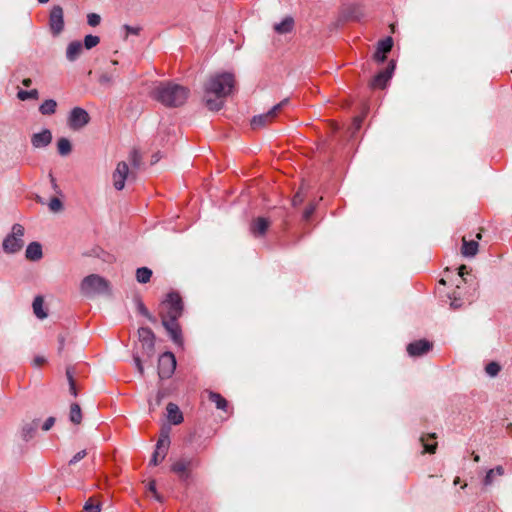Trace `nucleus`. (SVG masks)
<instances>
[{
	"mask_svg": "<svg viewBox=\"0 0 512 512\" xmlns=\"http://www.w3.org/2000/svg\"><path fill=\"white\" fill-rule=\"evenodd\" d=\"M236 86L233 73L216 72L211 74L203 84V101L211 111H219L225 99L231 95Z\"/></svg>",
	"mask_w": 512,
	"mask_h": 512,
	"instance_id": "nucleus-1",
	"label": "nucleus"
},
{
	"mask_svg": "<svg viewBox=\"0 0 512 512\" xmlns=\"http://www.w3.org/2000/svg\"><path fill=\"white\" fill-rule=\"evenodd\" d=\"M182 311V300L177 293H169L167 298L161 303L160 317L162 325L170 335L172 341L178 345L182 344V335L177 320L182 315Z\"/></svg>",
	"mask_w": 512,
	"mask_h": 512,
	"instance_id": "nucleus-2",
	"label": "nucleus"
},
{
	"mask_svg": "<svg viewBox=\"0 0 512 512\" xmlns=\"http://www.w3.org/2000/svg\"><path fill=\"white\" fill-rule=\"evenodd\" d=\"M188 96V88L173 82H160L152 91V97L167 107L183 105Z\"/></svg>",
	"mask_w": 512,
	"mask_h": 512,
	"instance_id": "nucleus-3",
	"label": "nucleus"
},
{
	"mask_svg": "<svg viewBox=\"0 0 512 512\" xmlns=\"http://www.w3.org/2000/svg\"><path fill=\"white\" fill-rule=\"evenodd\" d=\"M81 291L86 296L107 294L110 291V285L103 277L97 274H91L82 280Z\"/></svg>",
	"mask_w": 512,
	"mask_h": 512,
	"instance_id": "nucleus-4",
	"label": "nucleus"
},
{
	"mask_svg": "<svg viewBox=\"0 0 512 512\" xmlns=\"http://www.w3.org/2000/svg\"><path fill=\"white\" fill-rule=\"evenodd\" d=\"M24 227L21 224H14L12 226L11 233L8 234L2 243V247L5 253L14 254L20 251L24 245Z\"/></svg>",
	"mask_w": 512,
	"mask_h": 512,
	"instance_id": "nucleus-5",
	"label": "nucleus"
},
{
	"mask_svg": "<svg viewBox=\"0 0 512 512\" xmlns=\"http://www.w3.org/2000/svg\"><path fill=\"white\" fill-rule=\"evenodd\" d=\"M288 103V99H284L274 107H272L267 113L254 116L251 120V126L253 129H260L270 124L275 120L280 110Z\"/></svg>",
	"mask_w": 512,
	"mask_h": 512,
	"instance_id": "nucleus-6",
	"label": "nucleus"
},
{
	"mask_svg": "<svg viewBox=\"0 0 512 512\" xmlns=\"http://www.w3.org/2000/svg\"><path fill=\"white\" fill-rule=\"evenodd\" d=\"M176 368V359L173 353L165 352L159 357L158 375L161 379L170 378Z\"/></svg>",
	"mask_w": 512,
	"mask_h": 512,
	"instance_id": "nucleus-7",
	"label": "nucleus"
},
{
	"mask_svg": "<svg viewBox=\"0 0 512 512\" xmlns=\"http://www.w3.org/2000/svg\"><path fill=\"white\" fill-rule=\"evenodd\" d=\"M89 121L90 116L88 112L81 107L73 108L68 116V125L73 130L82 129L89 123Z\"/></svg>",
	"mask_w": 512,
	"mask_h": 512,
	"instance_id": "nucleus-8",
	"label": "nucleus"
},
{
	"mask_svg": "<svg viewBox=\"0 0 512 512\" xmlns=\"http://www.w3.org/2000/svg\"><path fill=\"white\" fill-rule=\"evenodd\" d=\"M139 340L142 343L144 354L151 358L154 355L155 335L148 327H141L138 330Z\"/></svg>",
	"mask_w": 512,
	"mask_h": 512,
	"instance_id": "nucleus-9",
	"label": "nucleus"
},
{
	"mask_svg": "<svg viewBox=\"0 0 512 512\" xmlns=\"http://www.w3.org/2000/svg\"><path fill=\"white\" fill-rule=\"evenodd\" d=\"M49 26L53 35H59L64 29V13L59 5L52 7L49 15Z\"/></svg>",
	"mask_w": 512,
	"mask_h": 512,
	"instance_id": "nucleus-10",
	"label": "nucleus"
},
{
	"mask_svg": "<svg viewBox=\"0 0 512 512\" xmlns=\"http://www.w3.org/2000/svg\"><path fill=\"white\" fill-rule=\"evenodd\" d=\"M128 175V164L124 161L119 162L112 174L113 186L116 190L120 191L125 187V181L128 178Z\"/></svg>",
	"mask_w": 512,
	"mask_h": 512,
	"instance_id": "nucleus-11",
	"label": "nucleus"
},
{
	"mask_svg": "<svg viewBox=\"0 0 512 512\" xmlns=\"http://www.w3.org/2000/svg\"><path fill=\"white\" fill-rule=\"evenodd\" d=\"M394 69V61H390V63L384 70L380 71L377 75L374 76V78L371 81V87L379 89L385 88L392 77Z\"/></svg>",
	"mask_w": 512,
	"mask_h": 512,
	"instance_id": "nucleus-12",
	"label": "nucleus"
},
{
	"mask_svg": "<svg viewBox=\"0 0 512 512\" xmlns=\"http://www.w3.org/2000/svg\"><path fill=\"white\" fill-rule=\"evenodd\" d=\"M432 347V344L427 340H418L410 343L407 346V352L410 356H421L427 353Z\"/></svg>",
	"mask_w": 512,
	"mask_h": 512,
	"instance_id": "nucleus-13",
	"label": "nucleus"
},
{
	"mask_svg": "<svg viewBox=\"0 0 512 512\" xmlns=\"http://www.w3.org/2000/svg\"><path fill=\"white\" fill-rule=\"evenodd\" d=\"M393 46V41L391 37H387L386 39L381 40L377 49L374 53V59L377 62H384L386 60V54L391 51Z\"/></svg>",
	"mask_w": 512,
	"mask_h": 512,
	"instance_id": "nucleus-14",
	"label": "nucleus"
},
{
	"mask_svg": "<svg viewBox=\"0 0 512 512\" xmlns=\"http://www.w3.org/2000/svg\"><path fill=\"white\" fill-rule=\"evenodd\" d=\"M52 141L51 131L48 129H44L39 133H35L32 135L31 143L35 148H43L49 145Z\"/></svg>",
	"mask_w": 512,
	"mask_h": 512,
	"instance_id": "nucleus-15",
	"label": "nucleus"
},
{
	"mask_svg": "<svg viewBox=\"0 0 512 512\" xmlns=\"http://www.w3.org/2000/svg\"><path fill=\"white\" fill-rule=\"evenodd\" d=\"M192 463L193 461L191 459H180L172 465L171 469L181 479H187L189 476V470L192 467Z\"/></svg>",
	"mask_w": 512,
	"mask_h": 512,
	"instance_id": "nucleus-16",
	"label": "nucleus"
},
{
	"mask_svg": "<svg viewBox=\"0 0 512 512\" xmlns=\"http://www.w3.org/2000/svg\"><path fill=\"white\" fill-rule=\"evenodd\" d=\"M295 20L292 16L284 17L280 22L273 25V30L279 35H284L293 31Z\"/></svg>",
	"mask_w": 512,
	"mask_h": 512,
	"instance_id": "nucleus-17",
	"label": "nucleus"
},
{
	"mask_svg": "<svg viewBox=\"0 0 512 512\" xmlns=\"http://www.w3.org/2000/svg\"><path fill=\"white\" fill-rule=\"evenodd\" d=\"M269 226L270 222L267 218L258 217L252 221L250 231L256 237L263 236L266 233Z\"/></svg>",
	"mask_w": 512,
	"mask_h": 512,
	"instance_id": "nucleus-18",
	"label": "nucleus"
},
{
	"mask_svg": "<svg viewBox=\"0 0 512 512\" xmlns=\"http://www.w3.org/2000/svg\"><path fill=\"white\" fill-rule=\"evenodd\" d=\"M504 473H505L504 468L501 465H498L494 468L489 469L483 478V481H482L483 485L485 487L492 486L494 484L496 478L503 476Z\"/></svg>",
	"mask_w": 512,
	"mask_h": 512,
	"instance_id": "nucleus-19",
	"label": "nucleus"
},
{
	"mask_svg": "<svg viewBox=\"0 0 512 512\" xmlns=\"http://www.w3.org/2000/svg\"><path fill=\"white\" fill-rule=\"evenodd\" d=\"M25 257L30 261H38L43 257L42 246L39 242H31L25 251Z\"/></svg>",
	"mask_w": 512,
	"mask_h": 512,
	"instance_id": "nucleus-20",
	"label": "nucleus"
},
{
	"mask_svg": "<svg viewBox=\"0 0 512 512\" xmlns=\"http://www.w3.org/2000/svg\"><path fill=\"white\" fill-rule=\"evenodd\" d=\"M478 241L477 240H467L466 237L462 239V248L461 252L465 257H474L478 252Z\"/></svg>",
	"mask_w": 512,
	"mask_h": 512,
	"instance_id": "nucleus-21",
	"label": "nucleus"
},
{
	"mask_svg": "<svg viewBox=\"0 0 512 512\" xmlns=\"http://www.w3.org/2000/svg\"><path fill=\"white\" fill-rule=\"evenodd\" d=\"M166 410H167L168 420L172 424L178 425L183 421V415H182L179 407L176 404L168 403Z\"/></svg>",
	"mask_w": 512,
	"mask_h": 512,
	"instance_id": "nucleus-22",
	"label": "nucleus"
},
{
	"mask_svg": "<svg viewBox=\"0 0 512 512\" xmlns=\"http://www.w3.org/2000/svg\"><path fill=\"white\" fill-rule=\"evenodd\" d=\"M82 53V44L79 41L69 43L66 50V57L69 61H75Z\"/></svg>",
	"mask_w": 512,
	"mask_h": 512,
	"instance_id": "nucleus-23",
	"label": "nucleus"
},
{
	"mask_svg": "<svg viewBox=\"0 0 512 512\" xmlns=\"http://www.w3.org/2000/svg\"><path fill=\"white\" fill-rule=\"evenodd\" d=\"M435 434H428L426 436H422L420 441L423 445V452L435 453L437 448V442L435 441Z\"/></svg>",
	"mask_w": 512,
	"mask_h": 512,
	"instance_id": "nucleus-24",
	"label": "nucleus"
},
{
	"mask_svg": "<svg viewBox=\"0 0 512 512\" xmlns=\"http://www.w3.org/2000/svg\"><path fill=\"white\" fill-rule=\"evenodd\" d=\"M116 77L115 71H102L98 76V82L101 86L110 87L113 85Z\"/></svg>",
	"mask_w": 512,
	"mask_h": 512,
	"instance_id": "nucleus-25",
	"label": "nucleus"
},
{
	"mask_svg": "<svg viewBox=\"0 0 512 512\" xmlns=\"http://www.w3.org/2000/svg\"><path fill=\"white\" fill-rule=\"evenodd\" d=\"M57 103L53 99L45 100L39 107V111L43 115H52L56 112Z\"/></svg>",
	"mask_w": 512,
	"mask_h": 512,
	"instance_id": "nucleus-26",
	"label": "nucleus"
},
{
	"mask_svg": "<svg viewBox=\"0 0 512 512\" xmlns=\"http://www.w3.org/2000/svg\"><path fill=\"white\" fill-rule=\"evenodd\" d=\"M169 444H170V439H169L168 432H163L157 442V448H156V450L162 452L161 460H163L165 458Z\"/></svg>",
	"mask_w": 512,
	"mask_h": 512,
	"instance_id": "nucleus-27",
	"label": "nucleus"
},
{
	"mask_svg": "<svg viewBox=\"0 0 512 512\" xmlns=\"http://www.w3.org/2000/svg\"><path fill=\"white\" fill-rule=\"evenodd\" d=\"M43 298L41 296L35 297L33 301V312L39 319H44L47 317V313L43 309Z\"/></svg>",
	"mask_w": 512,
	"mask_h": 512,
	"instance_id": "nucleus-28",
	"label": "nucleus"
},
{
	"mask_svg": "<svg viewBox=\"0 0 512 512\" xmlns=\"http://www.w3.org/2000/svg\"><path fill=\"white\" fill-rule=\"evenodd\" d=\"M152 276V270L147 267H141L136 270V279L139 283H148Z\"/></svg>",
	"mask_w": 512,
	"mask_h": 512,
	"instance_id": "nucleus-29",
	"label": "nucleus"
},
{
	"mask_svg": "<svg viewBox=\"0 0 512 512\" xmlns=\"http://www.w3.org/2000/svg\"><path fill=\"white\" fill-rule=\"evenodd\" d=\"M209 400L213 402L218 409L226 410L228 403L225 398H223L219 393L216 392H210L209 393Z\"/></svg>",
	"mask_w": 512,
	"mask_h": 512,
	"instance_id": "nucleus-30",
	"label": "nucleus"
},
{
	"mask_svg": "<svg viewBox=\"0 0 512 512\" xmlns=\"http://www.w3.org/2000/svg\"><path fill=\"white\" fill-rule=\"evenodd\" d=\"M57 149L60 155L67 156L71 153L72 146L67 138H60L57 142Z\"/></svg>",
	"mask_w": 512,
	"mask_h": 512,
	"instance_id": "nucleus-31",
	"label": "nucleus"
},
{
	"mask_svg": "<svg viewBox=\"0 0 512 512\" xmlns=\"http://www.w3.org/2000/svg\"><path fill=\"white\" fill-rule=\"evenodd\" d=\"M70 421L74 424H80L82 421V412L80 406L76 403H73L70 407L69 414Z\"/></svg>",
	"mask_w": 512,
	"mask_h": 512,
	"instance_id": "nucleus-32",
	"label": "nucleus"
},
{
	"mask_svg": "<svg viewBox=\"0 0 512 512\" xmlns=\"http://www.w3.org/2000/svg\"><path fill=\"white\" fill-rule=\"evenodd\" d=\"M17 97L21 101H25V100H28V99H38L39 92L36 89H32L30 91L19 90L18 93H17Z\"/></svg>",
	"mask_w": 512,
	"mask_h": 512,
	"instance_id": "nucleus-33",
	"label": "nucleus"
},
{
	"mask_svg": "<svg viewBox=\"0 0 512 512\" xmlns=\"http://www.w3.org/2000/svg\"><path fill=\"white\" fill-rule=\"evenodd\" d=\"M100 42V38L94 35H87L84 38V45L86 49H91L98 45Z\"/></svg>",
	"mask_w": 512,
	"mask_h": 512,
	"instance_id": "nucleus-34",
	"label": "nucleus"
},
{
	"mask_svg": "<svg viewBox=\"0 0 512 512\" xmlns=\"http://www.w3.org/2000/svg\"><path fill=\"white\" fill-rule=\"evenodd\" d=\"M500 365L496 362H490L486 365L485 371L488 375L494 377L500 372Z\"/></svg>",
	"mask_w": 512,
	"mask_h": 512,
	"instance_id": "nucleus-35",
	"label": "nucleus"
},
{
	"mask_svg": "<svg viewBox=\"0 0 512 512\" xmlns=\"http://www.w3.org/2000/svg\"><path fill=\"white\" fill-rule=\"evenodd\" d=\"M66 376H67V379L69 381V386H70V393L73 395V396H77V390H76V387H75V381L73 379V374H72V371L70 368H67L66 370Z\"/></svg>",
	"mask_w": 512,
	"mask_h": 512,
	"instance_id": "nucleus-36",
	"label": "nucleus"
},
{
	"mask_svg": "<svg viewBox=\"0 0 512 512\" xmlns=\"http://www.w3.org/2000/svg\"><path fill=\"white\" fill-rule=\"evenodd\" d=\"M82 511L83 512H100L101 511L100 504H93L92 499H89L85 503Z\"/></svg>",
	"mask_w": 512,
	"mask_h": 512,
	"instance_id": "nucleus-37",
	"label": "nucleus"
},
{
	"mask_svg": "<svg viewBox=\"0 0 512 512\" xmlns=\"http://www.w3.org/2000/svg\"><path fill=\"white\" fill-rule=\"evenodd\" d=\"M63 205H62V202L60 201V199L54 197L50 200L49 202V209L52 211V212H59L61 211Z\"/></svg>",
	"mask_w": 512,
	"mask_h": 512,
	"instance_id": "nucleus-38",
	"label": "nucleus"
},
{
	"mask_svg": "<svg viewBox=\"0 0 512 512\" xmlns=\"http://www.w3.org/2000/svg\"><path fill=\"white\" fill-rule=\"evenodd\" d=\"M123 30L125 31L124 38L126 39L129 35H138L140 33V27H133L129 25H124Z\"/></svg>",
	"mask_w": 512,
	"mask_h": 512,
	"instance_id": "nucleus-39",
	"label": "nucleus"
},
{
	"mask_svg": "<svg viewBox=\"0 0 512 512\" xmlns=\"http://www.w3.org/2000/svg\"><path fill=\"white\" fill-rule=\"evenodd\" d=\"M129 160L134 167H138L141 162V155L137 150L131 151L129 155Z\"/></svg>",
	"mask_w": 512,
	"mask_h": 512,
	"instance_id": "nucleus-40",
	"label": "nucleus"
},
{
	"mask_svg": "<svg viewBox=\"0 0 512 512\" xmlns=\"http://www.w3.org/2000/svg\"><path fill=\"white\" fill-rule=\"evenodd\" d=\"M101 17L96 13H90L87 15V22L90 26L95 27L100 24Z\"/></svg>",
	"mask_w": 512,
	"mask_h": 512,
	"instance_id": "nucleus-41",
	"label": "nucleus"
},
{
	"mask_svg": "<svg viewBox=\"0 0 512 512\" xmlns=\"http://www.w3.org/2000/svg\"><path fill=\"white\" fill-rule=\"evenodd\" d=\"M88 454L87 450H81L77 452L69 461V465H74L81 461Z\"/></svg>",
	"mask_w": 512,
	"mask_h": 512,
	"instance_id": "nucleus-42",
	"label": "nucleus"
},
{
	"mask_svg": "<svg viewBox=\"0 0 512 512\" xmlns=\"http://www.w3.org/2000/svg\"><path fill=\"white\" fill-rule=\"evenodd\" d=\"M148 491L152 493L153 497L157 501H162L161 496L158 494V492L156 490V483H155V481H150L149 482V484H148Z\"/></svg>",
	"mask_w": 512,
	"mask_h": 512,
	"instance_id": "nucleus-43",
	"label": "nucleus"
},
{
	"mask_svg": "<svg viewBox=\"0 0 512 512\" xmlns=\"http://www.w3.org/2000/svg\"><path fill=\"white\" fill-rule=\"evenodd\" d=\"M161 457H162V452H161V451L156 450V451L154 452V454H153V456H152L151 460H150V464H151V465H154V466L158 465V463H159L160 461H162V460H161Z\"/></svg>",
	"mask_w": 512,
	"mask_h": 512,
	"instance_id": "nucleus-44",
	"label": "nucleus"
},
{
	"mask_svg": "<svg viewBox=\"0 0 512 512\" xmlns=\"http://www.w3.org/2000/svg\"><path fill=\"white\" fill-rule=\"evenodd\" d=\"M55 423V418L54 417H49L45 420L44 424L42 425V429L44 431H48L52 428V426L54 425Z\"/></svg>",
	"mask_w": 512,
	"mask_h": 512,
	"instance_id": "nucleus-45",
	"label": "nucleus"
},
{
	"mask_svg": "<svg viewBox=\"0 0 512 512\" xmlns=\"http://www.w3.org/2000/svg\"><path fill=\"white\" fill-rule=\"evenodd\" d=\"M134 362H135V365H136V368H137L138 372L141 375H143L144 374V368H143L142 362L140 360V357L135 355L134 356Z\"/></svg>",
	"mask_w": 512,
	"mask_h": 512,
	"instance_id": "nucleus-46",
	"label": "nucleus"
},
{
	"mask_svg": "<svg viewBox=\"0 0 512 512\" xmlns=\"http://www.w3.org/2000/svg\"><path fill=\"white\" fill-rule=\"evenodd\" d=\"M134 362H135V365H136V368H137L138 372L141 375H143L144 374V368H143L142 362L140 360V357L135 355L134 356Z\"/></svg>",
	"mask_w": 512,
	"mask_h": 512,
	"instance_id": "nucleus-47",
	"label": "nucleus"
},
{
	"mask_svg": "<svg viewBox=\"0 0 512 512\" xmlns=\"http://www.w3.org/2000/svg\"><path fill=\"white\" fill-rule=\"evenodd\" d=\"M314 207L313 206H309L305 209L304 213H303V217L305 220H308L311 215L314 213Z\"/></svg>",
	"mask_w": 512,
	"mask_h": 512,
	"instance_id": "nucleus-48",
	"label": "nucleus"
},
{
	"mask_svg": "<svg viewBox=\"0 0 512 512\" xmlns=\"http://www.w3.org/2000/svg\"><path fill=\"white\" fill-rule=\"evenodd\" d=\"M138 310H139V312H140L142 315H144V316H146V317H149V318H150V315H149V313H148V310L146 309V307L144 306V304H143L142 302H140V301L138 302Z\"/></svg>",
	"mask_w": 512,
	"mask_h": 512,
	"instance_id": "nucleus-49",
	"label": "nucleus"
},
{
	"mask_svg": "<svg viewBox=\"0 0 512 512\" xmlns=\"http://www.w3.org/2000/svg\"><path fill=\"white\" fill-rule=\"evenodd\" d=\"M45 362H46V359H45L44 357H42V356H37V357H35V359H34V363H35V365H36V366H41V365H43Z\"/></svg>",
	"mask_w": 512,
	"mask_h": 512,
	"instance_id": "nucleus-50",
	"label": "nucleus"
},
{
	"mask_svg": "<svg viewBox=\"0 0 512 512\" xmlns=\"http://www.w3.org/2000/svg\"><path fill=\"white\" fill-rule=\"evenodd\" d=\"M450 305H451V307H452L453 309H457V308H459V307H461V306H462V303H461L458 299H456V298H455V299H453V300L451 301Z\"/></svg>",
	"mask_w": 512,
	"mask_h": 512,
	"instance_id": "nucleus-51",
	"label": "nucleus"
},
{
	"mask_svg": "<svg viewBox=\"0 0 512 512\" xmlns=\"http://www.w3.org/2000/svg\"><path fill=\"white\" fill-rule=\"evenodd\" d=\"M22 84H23L25 87H30V86H31V84H32V80H31L30 78H25V79H23Z\"/></svg>",
	"mask_w": 512,
	"mask_h": 512,
	"instance_id": "nucleus-52",
	"label": "nucleus"
},
{
	"mask_svg": "<svg viewBox=\"0 0 512 512\" xmlns=\"http://www.w3.org/2000/svg\"><path fill=\"white\" fill-rule=\"evenodd\" d=\"M465 273H467V268L465 265H462L461 267H459V275L463 276Z\"/></svg>",
	"mask_w": 512,
	"mask_h": 512,
	"instance_id": "nucleus-53",
	"label": "nucleus"
},
{
	"mask_svg": "<svg viewBox=\"0 0 512 512\" xmlns=\"http://www.w3.org/2000/svg\"><path fill=\"white\" fill-rule=\"evenodd\" d=\"M302 199L300 198L299 194H296L293 199V204L296 205L297 203H300Z\"/></svg>",
	"mask_w": 512,
	"mask_h": 512,
	"instance_id": "nucleus-54",
	"label": "nucleus"
},
{
	"mask_svg": "<svg viewBox=\"0 0 512 512\" xmlns=\"http://www.w3.org/2000/svg\"><path fill=\"white\" fill-rule=\"evenodd\" d=\"M361 125V119L360 118H356L355 121H354V126H355V129H358Z\"/></svg>",
	"mask_w": 512,
	"mask_h": 512,
	"instance_id": "nucleus-55",
	"label": "nucleus"
},
{
	"mask_svg": "<svg viewBox=\"0 0 512 512\" xmlns=\"http://www.w3.org/2000/svg\"><path fill=\"white\" fill-rule=\"evenodd\" d=\"M473 460H474L475 462H479V461H480V456H479L478 454H475V453L473 452Z\"/></svg>",
	"mask_w": 512,
	"mask_h": 512,
	"instance_id": "nucleus-56",
	"label": "nucleus"
},
{
	"mask_svg": "<svg viewBox=\"0 0 512 512\" xmlns=\"http://www.w3.org/2000/svg\"><path fill=\"white\" fill-rule=\"evenodd\" d=\"M40 4H45L47 3L49 0H37Z\"/></svg>",
	"mask_w": 512,
	"mask_h": 512,
	"instance_id": "nucleus-57",
	"label": "nucleus"
},
{
	"mask_svg": "<svg viewBox=\"0 0 512 512\" xmlns=\"http://www.w3.org/2000/svg\"><path fill=\"white\" fill-rule=\"evenodd\" d=\"M476 238H477L478 240H480V239L482 238V234H481V233H478V234L476 235Z\"/></svg>",
	"mask_w": 512,
	"mask_h": 512,
	"instance_id": "nucleus-58",
	"label": "nucleus"
},
{
	"mask_svg": "<svg viewBox=\"0 0 512 512\" xmlns=\"http://www.w3.org/2000/svg\"><path fill=\"white\" fill-rule=\"evenodd\" d=\"M62 348H63V339L61 338L60 339V349H62Z\"/></svg>",
	"mask_w": 512,
	"mask_h": 512,
	"instance_id": "nucleus-59",
	"label": "nucleus"
},
{
	"mask_svg": "<svg viewBox=\"0 0 512 512\" xmlns=\"http://www.w3.org/2000/svg\"><path fill=\"white\" fill-rule=\"evenodd\" d=\"M111 63H112L113 65H117V64H118V61H117V60H112V61H111Z\"/></svg>",
	"mask_w": 512,
	"mask_h": 512,
	"instance_id": "nucleus-60",
	"label": "nucleus"
},
{
	"mask_svg": "<svg viewBox=\"0 0 512 512\" xmlns=\"http://www.w3.org/2000/svg\"><path fill=\"white\" fill-rule=\"evenodd\" d=\"M459 483V478L457 477L455 480H454V484H458Z\"/></svg>",
	"mask_w": 512,
	"mask_h": 512,
	"instance_id": "nucleus-61",
	"label": "nucleus"
}]
</instances>
